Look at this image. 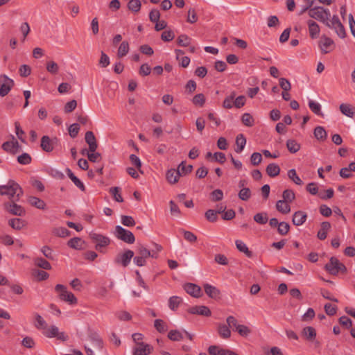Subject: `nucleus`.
Segmentation results:
<instances>
[{
	"instance_id": "obj_1",
	"label": "nucleus",
	"mask_w": 355,
	"mask_h": 355,
	"mask_svg": "<svg viewBox=\"0 0 355 355\" xmlns=\"http://www.w3.org/2000/svg\"><path fill=\"white\" fill-rule=\"evenodd\" d=\"M0 195H7L11 200V202L4 203V208L8 212L18 216L25 215L26 211L24 207L15 203L23 195L22 189L19 184L10 180L6 185L0 186Z\"/></svg>"
},
{
	"instance_id": "obj_2",
	"label": "nucleus",
	"mask_w": 355,
	"mask_h": 355,
	"mask_svg": "<svg viewBox=\"0 0 355 355\" xmlns=\"http://www.w3.org/2000/svg\"><path fill=\"white\" fill-rule=\"evenodd\" d=\"M309 16L311 18L322 22L324 24L331 17V12L328 8L322 6H315L308 11Z\"/></svg>"
},
{
	"instance_id": "obj_3",
	"label": "nucleus",
	"mask_w": 355,
	"mask_h": 355,
	"mask_svg": "<svg viewBox=\"0 0 355 355\" xmlns=\"http://www.w3.org/2000/svg\"><path fill=\"white\" fill-rule=\"evenodd\" d=\"M324 25L328 28L334 30L335 33L340 38L343 39L346 37L345 28L342 24L338 15H334L332 17L329 18Z\"/></svg>"
},
{
	"instance_id": "obj_4",
	"label": "nucleus",
	"mask_w": 355,
	"mask_h": 355,
	"mask_svg": "<svg viewBox=\"0 0 355 355\" xmlns=\"http://www.w3.org/2000/svg\"><path fill=\"white\" fill-rule=\"evenodd\" d=\"M89 237L92 242L96 244L95 249L101 253L105 252L104 248L108 246L111 243V240L109 237L101 234L91 232L89 234Z\"/></svg>"
},
{
	"instance_id": "obj_5",
	"label": "nucleus",
	"mask_w": 355,
	"mask_h": 355,
	"mask_svg": "<svg viewBox=\"0 0 355 355\" xmlns=\"http://www.w3.org/2000/svg\"><path fill=\"white\" fill-rule=\"evenodd\" d=\"M55 291L59 294V297L61 300L67 302L69 304H77V298L72 293L67 291L65 286L62 284H57L55 287Z\"/></svg>"
},
{
	"instance_id": "obj_6",
	"label": "nucleus",
	"mask_w": 355,
	"mask_h": 355,
	"mask_svg": "<svg viewBox=\"0 0 355 355\" xmlns=\"http://www.w3.org/2000/svg\"><path fill=\"white\" fill-rule=\"evenodd\" d=\"M324 269L333 275H337L340 271L345 272L347 270L345 265L334 257L330 258L329 262L324 266Z\"/></svg>"
},
{
	"instance_id": "obj_7",
	"label": "nucleus",
	"mask_w": 355,
	"mask_h": 355,
	"mask_svg": "<svg viewBox=\"0 0 355 355\" xmlns=\"http://www.w3.org/2000/svg\"><path fill=\"white\" fill-rule=\"evenodd\" d=\"M114 235L118 239L128 244H132L135 241L134 234L120 225L116 226Z\"/></svg>"
},
{
	"instance_id": "obj_8",
	"label": "nucleus",
	"mask_w": 355,
	"mask_h": 355,
	"mask_svg": "<svg viewBox=\"0 0 355 355\" xmlns=\"http://www.w3.org/2000/svg\"><path fill=\"white\" fill-rule=\"evenodd\" d=\"M15 85L14 80L6 74L0 76V96H6Z\"/></svg>"
},
{
	"instance_id": "obj_9",
	"label": "nucleus",
	"mask_w": 355,
	"mask_h": 355,
	"mask_svg": "<svg viewBox=\"0 0 355 355\" xmlns=\"http://www.w3.org/2000/svg\"><path fill=\"white\" fill-rule=\"evenodd\" d=\"M134 257V252L131 250H126L123 253L118 254L114 258V263L127 267Z\"/></svg>"
},
{
	"instance_id": "obj_10",
	"label": "nucleus",
	"mask_w": 355,
	"mask_h": 355,
	"mask_svg": "<svg viewBox=\"0 0 355 355\" xmlns=\"http://www.w3.org/2000/svg\"><path fill=\"white\" fill-rule=\"evenodd\" d=\"M318 46L322 54H327L332 51L335 48L333 40L326 35L321 37Z\"/></svg>"
},
{
	"instance_id": "obj_11",
	"label": "nucleus",
	"mask_w": 355,
	"mask_h": 355,
	"mask_svg": "<svg viewBox=\"0 0 355 355\" xmlns=\"http://www.w3.org/2000/svg\"><path fill=\"white\" fill-rule=\"evenodd\" d=\"M153 350V346L144 342L138 343L133 348L132 355H148Z\"/></svg>"
},
{
	"instance_id": "obj_12",
	"label": "nucleus",
	"mask_w": 355,
	"mask_h": 355,
	"mask_svg": "<svg viewBox=\"0 0 355 355\" xmlns=\"http://www.w3.org/2000/svg\"><path fill=\"white\" fill-rule=\"evenodd\" d=\"M57 141L58 139L56 137L51 139L49 136L44 135L41 139L40 146L44 151L50 153L53 151Z\"/></svg>"
},
{
	"instance_id": "obj_13",
	"label": "nucleus",
	"mask_w": 355,
	"mask_h": 355,
	"mask_svg": "<svg viewBox=\"0 0 355 355\" xmlns=\"http://www.w3.org/2000/svg\"><path fill=\"white\" fill-rule=\"evenodd\" d=\"M184 289L188 294L194 297H200L202 295L200 287L195 284L187 283L184 285Z\"/></svg>"
},
{
	"instance_id": "obj_14",
	"label": "nucleus",
	"mask_w": 355,
	"mask_h": 355,
	"mask_svg": "<svg viewBox=\"0 0 355 355\" xmlns=\"http://www.w3.org/2000/svg\"><path fill=\"white\" fill-rule=\"evenodd\" d=\"M188 312L191 314H197L204 316H210L211 312L206 306H194L188 309Z\"/></svg>"
},
{
	"instance_id": "obj_15",
	"label": "nucleus",
	"mask_w": 355,
	"mask_h": 355,
	"mask_svg": "<svg viewBox=\"0 0 355 355\" xmlns=\"http://www.w3.org/2000/svg\"><path fill=\"white\" fill-rule=\"evenodd\" d=\"M208 352L210 355H238L230 349H222L216 345H211L209 347Z\"/></svg>"
},
{
	"instance_id": "obj_16",
	"label": "nucleus",
	"mask_w": 355,
	"mask_h": 355,
	"mask_svg": "<svg viewBox=\"0 0 355 355\" xmlns=\"http://www.w3.org/2000/svg\"><path fill=\"white\" fill-rule=\"evenodd\" d=\"M85 141L89 145V150L90 152L96 151L98 145L94 134L92 131H87L85 133Z\"/></svg>"
},
{
	"instance_id": "obj_17",
	"label": "nucleus",
	"mask_w": 355,
	"mask_h": 355,
	"mask_svg": "<svg viewBox=\"0 0 355 355\" xmlns=\"http://www.w3.org/2000/svg\"><path fill=\"white\" fill-rule=\"evenodd\" d=\"M307 25L309 27V33L311 39H315L319 36L320 34V26L313 20L309 19L307 21Z\"/></svg>"
},
{
	"instance_id": "obj_18",
	"label": "nucleus",
	"mask_w": 355,
	"mask_h": 355,
	"mask_svg": "<svg viewBox=\"0 0 355 355\" xmlns=\"http://www.w3.org/2000/svg\"><path fill=\"white\" fill-rule=\"evenodd\" d=\"M204 290L205 293L212 299H217L220 297V291L216 286L209 284H204Z\"/></svg>"
},
{
	"instance_id": "obj_19",
	"label": "nucleus",
	"mask_w": 355,
	"mask_h": 355,
	"mask_svg": "<svg viewBox=\"0 0 355 355\" xmlns=\"http://www.w3.org/2000/svg\"><path fill=\"white\" fill-rule=\"evenodd\" d=\"M307 218V214L302 211H297L293 215L292 222L296 226L303 225Z\"/></svg>"
},
{
	"instance_id": "obj_20",
	"label": "nucleus",
	"mask_w": 355,
	"mask_h": 355,
	"mask_svg": "<svg viewBox=\"0 0 355 355\" xmlns=\"http://www.w3.org/2000/svg\"><path fill=\"white\" fill-rule=\"evenodd\" d=\"M67 174L68 177L71 179V180L73 182V184L82 191H85V187L82 181L79 180L71 171V169L67 168L66 169Z\"/></svg>"
},
{
	"instance_id": "obj_21",
	"label": "nucleus",
	"mask_w": 355,
	"mask_h": 355,
	"mask_svg": "<svg viewBox=\"0 0 355 355\" xmlns=\"http://www.w3.org/2000/svg\"><path fill=\"white\" fill-rule=\"evenodd\" d=\"M89 338L93 343L94 345L98 349H102L103 342L100 336L96 332L91 331L89 334Z\"/></svg>"
},
{
	"instance_id": "obj_22",
	"label": "nucleus",
	"mask_w": 355,
	"mask_h": 355,
	"mask_svg": "<svg viewBox=\"0 0 355 355\" xmlns=\"http://www.w3.org/2000/svg\"><path fill=\"white\" fill-rule=\"evenodd\" d=\"M166 180L170 184H175L178 182L180 175L179 173L178 170H175L173 168L169 169L166 173Z\"/></svg>"
},
{
	"instance_id": "obj_23",
	"label": "nucleus",
	"mask_w": 355,
	"mask_h": 355,
	"mask_svg": "<svg viewBox=\"0 0 355 355\" xmlns=\"http://www.w3.org/2000/svg\"><path fill=\"white\" fill-rule=\"evenodd\" d=\"M331 228L329 222L324 221L321 223V228L318 231L317 236L320 240H324L327 238V232Z\"/></svg>"
},
{
	"instance_id": "obj_24",
	"label": "nucleus",
	"mask_w": 355,
	"mask_h": 355,
	"mask_svg": "<svg viewBox=\"0 0 355 355\" xmlns=\"http://www.w3.org/2000/svg\"><path fill=\"white\" fill-rule=\"evenodd\" d=\"M266 171L268 176L275 178L279 174L280 167L275 163H271L267 166Z\"/></svg>"
},
{
	"instance_id": "obj_25",
	"label": "nucleus",
	"mask_w": 355,
	"mask_h": 355,
	"mask_svg": "<svg viewBox=\"0 0 355 355\" xmlns=\"http://www.w3.org/2000/svg\"><path fill=\"white\" fill-rule=\"evenodd\" d=\"M276 209L282 214H286L291 211V206L289 203L285 200H279L276 203Z\"/></svg>"
},
{
	"instance_id": "obj_26",
	"label": "nucleus",
	"mask_w": 355,
	"mask_h": 355,
	"mask_svg": "<svg viewBox=\"0 0 355 355\" xmlns=\"http://www.w3.org/2000/svg\"><path fill=\"white\" fill-rule=\"evenodd\" d=\"M236 248L241 252H243L247 257L251 258L253 255L252 252L250 251L246 244L241 240L235 241Z\"/></svg>"
},
{
	"instance_id": "obj_27",
	"label": "nucleus",
	"mask_w": 355,
	"mask_h": 355,
	"mask_svg": "<svg viewBox=\"0 0 355 355\" xmlns=\"http://www.w3.org/2000/svg\"><path fill=\"white\" fill-rule=\"evenodd\" d=\"M8 224L12 228L17 230H21L26 225L25 220L19 218H12L9 220Z\"/></svg>"
},
{
	"instance_id": "obj_28",
	"label": "nucleus",
	"mask_w": 355,
	"mask_h": 355,
	"mask_svg": "<svg viewBox=\"0 0 355 355\" xmlns=\"http://www.w3.org/2000/svg\"><path fill=\"white\" fill-rule=\"evenodd\" d=\"M302 336L308 340H313L316 337V331L312 327H304L302 331Z\"/></svg>"
},
{
	"instance_id": "obj_29",
	"label": "nucleus",
	"mask_w": 355,
	"mask_h": 355,
	"mask_svg": "<svg viewBox=\"0 0 355 355\" xmlns=\"http://www.w3.org/2000/svg\"><path fill=\"white\" fill-rule=\"evenodd\" d=\"M236 148H235V151L237 153H241L246 144V139L243 134H239L236 136Z\"/></svg>"
},
{
	"instance_id": "obj_30",
	"label": "nucleus",
	"mask_w": 355,
	"mask_h": 355,
	"mask_svg": "<svg viewBox=\"0 0 355 355\" xmlns=\"http://www.w3.org/2000/svg\"><path fill=\"white\" fill-rule=\"evenodd\" d=\"M83 243L80 238L74 237L68 241L67 245L73 249L80 250L83 248Z\"/></svg>"
},
{
	"instance_id": "obj_31",
	"label": "nucleus",
	"mask_w": 355,
	"mask_h": 355,
	"mask_svg": "<svg viewBox=\"0 0 355 355\" xmlns=\"http://www.w3.org/2000/svg\"><path fill=\"white\" fill-rule=\"evenodd\" d=\"M192 39L186 34H182L177 38V44L180 46L187 47L191 44Z\"/></svg>"
},
{
	"instance_id": "obj_32",
	"label": "nucleus",
	"mask_w": 355,
	"mask_h": 355,
	"mask_svg": "<svg viewBox=\"0 0 355 355\" xmlns=\"http://www.w3.org/2000/svg\"><path fill=\"white\" fill-rule=\"evenodd\" d=\"M313 134H314L315 137L318 140H320V141H324L327 137V133L325 129L322 126H317L314 129Z\"/></svg>"
},
{
	"instance_id": "obj_33",
	"label": "nucleus",
	"mask_w": 355,
	"mask_h": 355,
	"mask_svg": "<svg viewBox=\"0 0 355 355\" xmlns=\"http://www.w3.org/2000/svg\"><path fill=\"white\" fill-rule=\"evenodd\" d=\"M29 203L40 209H44L46 204L44 200L37 197L31 196L28 198Z\"/></svg>"
},
{
	"instance_id": "obj_34",
	"label": "nucleus",
	"mask_w": 355,
	"mask_h": 355,
	"mask_svg": "<svg viewBox=\"0 0 355 355\" xmlns=\"http://www.w3.org/2000/svg\"><path fill=\"white\" fill-rule=\"evenodd\" d=\"M309 107L315 114L320 116H324L323 113L321 111V105L319 103L315 102L313 100H309Z\"/></svg>"
},
{
	"instance_id": "obj_35",
	"label": "nucleus",
	"mask_w": 355,
	"mask_h": 355,
	"mask_svg": "<svg viewBox=\"0 0 355 355\" xmlns=\"http://www.w3.org/2000/svg\"><path fill=\"white\" fill-rule=\"evenodd\" d=\"M34 263L39 268H41L44 270H51V265L50 263L42 257H37L34 260Z\"/></svg>"
},
{
	"instance_id": "obj_36",
	"label": "nucleus",
	"mask_w": 355,
	"mask_h": 355,
	"mask_svg": "<svg viewBox=\"0 0 355 355\" xmlns=\"http://www.w3.org/2000/svg\"><path fill=\"white\" fill-rule=\"evenodd\" d=\"M340 110L344 115L348 117H353L354 111V107L349 104L342 103L340 105Z\"/></svg>"
},
{
	"instance_id": "obj_37",
	"label": "nucleus",
	"mask_w": 355,
	"mask_h": 355,
	"mask_svg": "<svg viewBox=\"0 0 355 355\" xmlns=\"http://www.w3.org/2000/svg\"><path fill=\"white\" fill-rule=\"evenodd\" d=\"M182 302V300L180 297L172 296L168 300V307L172 311H175Z\"/></svg>"
},
{
	"instance_id": "obj_38",
	"label": "nucleus",
	"mask_w": 355,
	"mask_h": 355,
	"mask_svg": "<svg viewBox=\"0 0 355 355\" xmlns=\"http://www.w3.org/2000/svg\"><path fill=\"white\" fill-rule=\"evenodd\" d=\"M286 147L291 153H295L300 149V144L295 139H288L286 141Z\"/></svg>"
},
{
	"instance_id": "obj_39",
	"label": "nucleus",
	"mask_w": 355,
	"mask_h": 355,
	"mask_svg": "<svg viewBox=\"0 0 355 355\" xmlns=\"http://www.w3.org/2000/svg\"><path fill=\"white\" fill-rule=\"evenodd\" d=\"M129 49V43L127 41L122 42L118 49L117 56L119 58L124 57L128 53Z\"/></svg>"
},
{
	"instance_id": "obj_40",
	"label": "nucleus",
	"mask_w": 355,
	"mask_h": 355,
	"mask_svg": "<svg viewBox=\"0 0 355 355\" xmlns=\"http://www.w3.org/2000/svg\"><path fill=\"white\" fill-rule=\"evenodd\" d=\"M288 177L295 184L300 185V186L303 184V182L300 179V178L297 175L295 169L292 168V169L288 170Z\"/></svg>"
},
{
	"instance_id": "obj_41",
	"label": "nucleus",
	"mask_w": 355,
	"mask_h": 355,
	"mask_svg": "<svg viewBox=\"0 0 355 355\" xmlns=\"http://www.w3.org/2000/svg\"><path fill=\"white\" fill-rule=\"evenodd\" d=\"M53 233L59 237L64 238L70 236V231L67 230L66 227H55L53 230Z\"/></svg>"
},
{
	"instance_id": "obj_42",
	"label": "nucleus",
	"mask_w": 355,
	"mask_h": 355,
	"mask_svg": "<svg viewBox=\"0 0 355 355\" xmlns=\"http://www.w3.org/2000/svg\"><path fill=\"white\" fill-rule=\"evenodd\" d=\"M168 338L172 341H180L183 339V334L179 330L173 329L168 332Z\"/></svg>"
},
{
	"instance_id": "obj_43",
	"label": "nucleus",
	"mask_w": 355,
	"mask_h": 355,
	"mask_svg": "<svg viewBox=\"0 0 355 355\" xmlns=\"http://www.w3.org/2000/svg\"><path fill=\"white\" fill-rule=\"evenodd\" d=\"M236 93L232 92L231 94L227 96L223 103V106L225 109H231L234 107V99L235 98Z\"/></svg>"
},
{
	"instance_id": "obj_44",
	"label": "nucleus",
	"mask_w": 355,
	"mask_h": 355,
	"mask_svg": "<svg viewBox=\"0 0 355 355\" xmlns=\"http://www.w3.org/2000/svg\"><path fill=\"white\" fill-rule=\"evenodd\" d=\"M154 327L159 333H164L168 330L167 324L161 319H156L155 320Z\"/></svg>"
},
{
	"instance_id": "obj_45",
	"label": "nucleus",
	"mask_w": 355,
	"mask_h": 355,
	"mask_svg": "<svg viewBox=\"0 0 355 355\" xmlns=\"http://www.w3.org/2000/svg\"><path fill=\"white\" fill-rule=\"evenodd\" d=\"M192 169L193 166L191 164L186 165V163L184 161L182 162L178 167V170L180 175L190 173L192 171Z\"/></svg>"
},
{
	"instance_id": "obj_46",
	"label": "nucleus",
	"mask_w": 355,
	"mask_h": 355,
	"mask_svg": "<svg viewBox=\"0 0 355 355\" xmlns=\"http://www.w3.org/2000/svg\"><path fill=\"white\" fill-rule=\"evenodd\" d=\"M218 334L223 338H229L231 336V331L228 326L225 324H220L218 327Z\"/></svg>"
},
{
	"instance_id": "obj_47",
	"label": "nucleus",
	"mask_w": 355,
	"mask_h": 355,
	"mask_svg": "<svg viewBox=\"0 0 355 355\" xmlns=\"http://www.w3.org/2000/svg\"><path fill=\"white\" fill-rule=\"evenodd\" d=\"M35 327L37 329H44V330L46 329V322L40 314L35 313Z\"/></svg>"
},
{
	"instance_id": "obj_48",
	"label": "nucleus",
	"mask_w": 355,
	"mask_h": 355,
	"mask_svg": "<svg viewBox=\"0 0 355 355\" xmlns=\"http://www.w3.org/2000/svg\"><path fill=\"white\" fill-rule=\"evenodd\" d=\"M59 331L56 326L52 325L49 328H46L43 332L44 335L47 338H55Z\"/></svg>"
},
{
	"instance_id": "obj_49",
	"label": "nucleus",
	"mask_w": 355,
	"mask_h": 355,
	"mask_svg": "<svg viewBox=\"0 0 355 355\" xmlns=\"http://www.w3.org/2000/svg\"><path fill=\"white\" fill-rule=\"evenodd\" d=\"M41 252L44 256L50 260H54L55 258L53 250L48 245H44L41 248Z\"/></svg>"
},
{
	"instance_id": "obj_50",
	"label": "nucleus",
	"mask_w": 355,
	"mask_h": 355,
	"mask_svg": "<svg viewBox=\"0 0 355 355\" xmlns=\"http://www.w3.org/2000/svg\"><path fill=\"white\" fill-rule=\"evenodd\" d=\"M241 121L248 127H252L254 124V119L250 113H244L241 116Z\"/></svg>"
},
{
	"instance_id": "obj_51",
	"label": "nucleus",
	"mask_w": 355,
	"mask_h": 355,
	"mask_svg": "<svg viewBox=\"0 0 355 355\" xmlns=\"http://www.w3.org/2000/svg\"><path fill=\"white\" fill-rule=\"evenodd\" d=\"M253 218L256 223L260 225H264L268 220V215L266 212L258 213L254 216Z\"/></svg>"
},
{
	"instance_id": "obj_52",
	"label": "nucleus",
	"mask_w": 355,
	"mask_h": 355,
	"mask_svg": "<svg viewBox=\"0 0 355 355\" xmlns=\"http://www.w3.org/2000/svg\"><path fill=\"white\" fill-rule=\"evenodd\" d=\"M283 200L285 202L290 203L295 198V194L291 189H286L283 191L282 193Z\"/></svg>"
},
{
	"instance_id": "obj_53",
	"label": "nucleus",
	"mask_w": 355,
	"mask_h": 355,
	"mask_svg": "<svg viewBox=\"0 0 355 355\" xmlns=\"http://www.w3.org/2000/svg\"><path fill=\"white\" fill-rule=\"evenodd\" d=\"M238 196L241 200L248 201L252 196V192L249 188H243L239 191Z\"/></svg>"
},
{
	"instance_id": "obj_54",
	"label": "nucleus",
	"mask_w": 355,
	"mask_h": 355,
	"mask_svg": "<svg viewBox=\"0 0 355 355\" xmlns=\"http://www.w3.org/2000/svg\"><path fill=\"white\" fill-rule=\"evenodd\" d=\"M137 253L138 255L142 257L144 259H147L148 257H155V254H150V250L145 248L144 245H139L137 248Z\"/></svg>"
},
{
	"instance_id": "obj_55",
	"label": "nucleus",
	"mask_w": 355,
	"mask_h": 355,
	"mask_svg": "<svg viewBox=\"0 0 355 355\" xmlns=\"http://www.w3.org/2000/svg\"><path fill=\"white\" fill-rule=\"evenodd\" d=\"M32 161L31 155L27 153H24L17 157V162L22 165L29 164Z\"/></svg>"
},
{
	"instance_id": "obj_56",
	"label": "nucleus",
	"mask_w": 355,
	"mask_h": 355,
	"mask_svg": "<svg viewBox=\"0 0 355 355\" xmlns=\"http://www.w3.org/2000/svg\"><path fill=\"white\" fill-rule=\"evenodd\" d=\"M120 191H121V189L117 187H112L110 189V192L113 196L114 199L116 202H122L123 201V198H122Z\"/></svg>"
},
{
	"instance_id": "obj_57",
	"label": "nucleus",
	"mask_w": 355,
	"mask_h": 355,
	"mask_svg": "<svg viewBox=\"0 0 355 355\" xmlns=\"http://www.w3.org/2000/svg\"><path fill=\"white\" fill-rule=\"evenodd\" d=\"M128 8L131 11L137 12L141 9V2L139 0H130L128 3Z\"/></svg>"
},
{
	"instance_id": "obj_58",
	"label": "nucleus",
	"mask_w": 355,
	"mask_h": 355,
	"mask_svg": "<svg viewBox=\"0 0 355 355\" xmlns=\"http://www.w3.org/2000/svg\"><path fill=\"white\" fill-rule=\"evenodd\" d=\"M290 225L288 223L280 222L277 226V232L280 235L284 236L288 234Z\"/></svg>"
},
{
	"instance_id": "obj_59",
	"label": "nucleus",
	"mask_w": 355,
	"mask_h": 355,
	"mask_svg": "<svg viewBox=\"0 0 355 355\" xmlns=\"http://www.w3.org/2000/svg\"><path fill=\"white\" fill-rule=\"evenodd\" d=\"M198 21V16L196 12V10L193 8H191L188 10V16L187 19V21L190 24H194Z\"/></svg>"
},
{
	"instance_id": "obj_60",
	"label": "nucleus",
	"mask_w": 355,
	"mask_h": 355,
	"mask_svg": "<svg viewBox=\"0 0 355 355\" xmlns=\"http://www.w3.org/2000/svg\"><path fill=\"white\" fill-rule=\"evenodd\" d=\"M192 102L196 105L202 107L205 103V97L203 94H198L194 96Z\"/></svg>"
},
{
	"instance_id": "obj_61",
	"label": "nucleus",
	"mask_w": 355,
	"mask_h": 355,
	"mask_svg": "<svg viewBox=\"0 0 355 355\" xmlns=\"http://www.w3.org/2000/svg\"><path fill=\"white\" fill-rule=\"evenodd\" d=\"M46 70L51 74H56L59 71V67L54 61H49L46 63Z\"/></svg>"
},
{
	"instance_id": "obj_62",
	"label": "nucleus",
	"mask_w": 355,
	"mask_h": 355,
	"mask_svg": "<svg viewBox=\"0 0 355 355\" xmlns=\"http://www.w3.org/2000/svg\"><path fill=\"white\" fill-rule=\"evenodd\" d=\"M33 275L39 281L46 280L49 278V274L42 270H33Z\"/></svg>"
},
{
	"instance_id": "obj_63",
	"label": "nucleus",
	"mask_w": 355,
	"mask_h": 355,
	"mask_svg": "<svg viewBox=\"0 0 355 355\" xmlns=\"http://www.w3.org/2000/svg\"><path fill=\"white\" fill-rule=\"evenodd\" d=\"M205 217L209 222H216L218 219L217 211L214 209H208L205 212Z\"/></svg>"
},
{
	"instance_id": "obj_64",
	"label": "nucleus",
	"mask_w": 355,
	"mask_h": 355,
	"mask_svg": "<svg viewBox=\"0 0 355 355\" xmlns=\"http://www.w3.org/2000/svg\"><path fill=\"white\" fill-rule=\"evenodd\" d=\"M121 223L127 227H133L135 225V221L132 216H121Z\"/></svg>"
}]
</instances>
